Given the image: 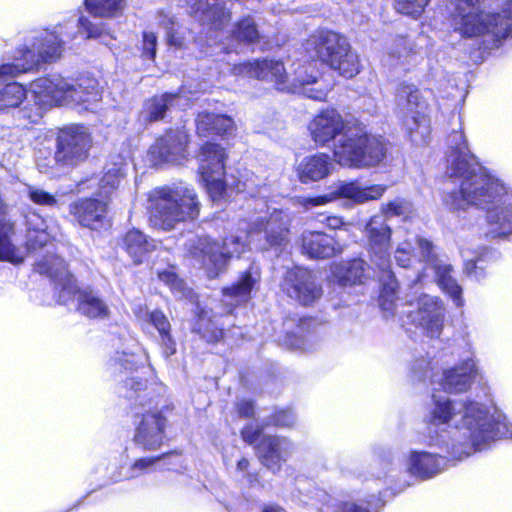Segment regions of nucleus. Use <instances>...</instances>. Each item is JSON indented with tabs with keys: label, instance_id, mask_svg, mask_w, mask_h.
I'll return each instance as SVG.
<instances>
[{
	"label": "nucleus",
	"instance_id": "a18cd8bd",
	"mask_svg": "<svg viewBox=\"0 0 512 512\" xmlns=\"http://www.w3.org/2000/svg\"><path fill=\"white\" fill-rule=\"evenodd\" d=\"M415 243L418 247L421 260L426 263L427 268L431 269L445 260L443 256L439 255L436 245L430 239L421 235H416Z\"/></svg>",
	"mask_w": 512,
	"mask_h": 512
},
{
	"label": "nucleus",
	"instance_id": "6e6d98bb",
	"mask_svg": "<svg viewBox=\"0 0 512 512\" xmlns=\"http://www.w3.org/2000/svg\"><path fill=\"white\" fill-rule=\"evenodd\" d=\"M213 134L231 135L235 130L234 120L227 115L216 114Z\"/></svg>",
	"mask_w": 512,
	"mask_h": 512
},
{
	"label": "nucleus",
	"instance_id": "bf43d9fd",
	"mask_svg": "<svg viewBox=\"0 0 512 512\" xmlns=\"http://www.w3.org/2000/svg\"><path fill=\"white\" fill-rule=\"evenodd\" d=\"M261 432L262 427L258 424H248L242 429L241 435L246 443L253 444L259 439Z\"/></svg>",
	"mask_w": 512,
	"mask_h": 512
},
{
	"label": "nucleus",
	"instance_id": "09e8293b",
	"mask_svg": "<svg viewBox=\"0 0 512 512\" xmlns=\"http://www.w3.org/2000/svg\"><path fill=\"white\" fill-rule=\"evenodd\" d=\"M77 26L79 32L85 34L87 39L102 38L106 34L105 25L103 23H93L84 16L78 18Z\"/></svg>",
	"mask_w": 512,
	"mask_h": 512
},
{
	"label": "nucleus",
	"instance_id": "0e129e2a",
	"mask_svg": "<svg viewBox=\"0 0 512 512\" xmlns=\"http://www.w3.org/2000/svg\"><path fill=\"white\" fill-rule=\"evenodd\" d=\"M262 512H287L279 505H266L263 507Z\"/></svg>",
	"mask_w": 512,
	"mask_h": 512
},
{
	"label": "nucleus",
	"instance_id": "864d4df0",
	"mask_svg": "<svg viewBox=\"0 0 512 512\" xmlns=\"http://www.w3.org/2000/svg\"><path fill=\"white\" fill-rule=\"evenodd\" d=\"M215 113L203 111L198 114L196 119V129L200 136L206 137L213 134L215 121Z\"/></svg>",
	"mask_w": 512,
	"mask_h": 512
},
{
	"label": "nucleus",
	"instance_id": "ea45409f",
	"mask_svg": "<svg viewBox=\"0 0 512 512\" xmlns=\"http://www.w3.org/2000/svg\"><path fill=\"white\" fill-rule=\"evenodd\" d=\"M85 6L94 16L114 18L122 14L126 0H85Z\"/></svg>",
	"mask_w": 512,
	"mask_h": 512
},
{
	"label": "nucleus",
	"instance_id": "4be33fe9",
	"mask_svg": "<svg viewBox=\"0 0 512 512\" xmlns=\"http://www.w3.org/2000/svg\"><path fill=\"white\" fill-rule=\"evenodd\" d=\"M158 464L163 469L182 473L183 458L178 453H169L155 457H140L134 460L126 469L112 476L113 481H125L140 478L157 470Z\"/></svg>",
	"mask_w": 512,
	"mask_h": 512
},
{
	"label": "nucleus",
	"instance_id": "79ce46f5",
	"mask_svg": "<svg viewBox=\"0 0 512 512\" xmlns=\"http://www.w3.org/2000/svg\"><path fill=\"white\" fill-rule=\"evenodd\" d=\"M158 279L166 284L171 292L177 297H185L189 294L185 282L178 277L175 267L168 263L167 267L156 266L155 268Z\"/></svg>",
	"mask_w": 512,
	"mask_h": 512
},
{
	"label": "nucleus",
	"instance_id": "49530a36",
	"mask_svg": "<svg viewBox=\"0 0 512 512\" xmlns=\"http://www.w3.org/2000/svg\"><path fill=\"white\" fill-rule=\"evenodd\" d=\"M194 331L209 343H214L222 339L223 329L216 326L213 320L207 317L205 312H202L197 322L194 325Z\"/></svg>",
	"mask_w": 512,
	"mask_h": 512
},
{
	"label": "nucleus",
	"instance_id": "13d9d810",
	"mask_svg": "<svg viewBox=\"0 0 512 512\" xmlns=\"http://www.w3.org/2000/svg\"><path fill=\"white\" fill-rule=\"evenodd\" d=\"M143 56L149 60H154L156 56L157 36L150 31L143 32Z\"/></svg>",
	"mask_w": 512,
	"mask_h": 512
},
{
	"label": "nucleus",
	"instance_id": "0eeeda50",
	"mask_svg": "<svg viewBox=\"0 0 512 512\" xmlns=\"http://www.w3.org/2000/svg\"><path fill=\"white\" fill-rule=\"evenodd\" d=\"M235 75L248 76L258 80L273 82L280 91L302 94L307 98L325 100L331 85L320 78V73L314 63L299 66L294 73V79L287 83L284 64L274 59H256L233 66Z\"/></svg>",
	"mask_w": 512,
	"mask_h": 512
},
{
	"label": "nucleus",
	"instance_id": "39448f33",
	"mask_svg": "<svg viewBox=\"0 0 512 512\" xmlns=\"http://www.w3.org/2000/svg\"><path fill=\"white\" fill-rule=\"evenodd\" d=\"M485 0H451L450 24L463 38L482 39L483 49L498 47L512 30V0L500 12L483 9Z\"/></svg>",
	"mask_w": 512,
	"mask_h": 512
},
{
	"label": "nucleus",
	"instance_id": "7ed1b4c3",
	"mask_svg": "<svg viewBox=\"0 0 512 512\" xmlns=\"http://www.w3.org/2000/svg\"><path fill=\"white\" fill-rule=\"evenodd\" d=\"M115 372H125L123 380L124 396L139 406L146 407L136 426L133 441L145 451L158 449L164 440L166 413L170 407L162 399H154L147 386V379L139 376L151 373L149 356L145 349L134 339H127L117 349L110 360Z\"/></svg>",
	"mask_w": 512,
	"mask_h": 512
},
{
	"label": "nucleus",
	"instance_id": "412c9836",
	"mask_svg": "<svg viewBox=\"0 0 512 512\" xmlns=\"http://www.w3.org/2000/svg\"><path fill=\"white\" fill-rule=\"evenodd\" d=\"M188 135L184 130H168L158 138L150 148V155L155 164H180L187 159Z\"/></svg>",
	"mask_w": 512,
	"mask_h": 512
},
{
	"label": "nucleus",
	"instance_id": "b1692460",
	"mask_svg": "<svg viewBox=\"0 0 512 512\" xmlns=\"http://www.w3.org/2000/svg\"><path fill=\"white\" fill-rule=\"evenodd\" d=\"M379 274V270L374 265L370 267L360 258L334 264L331 267L333 281L342 287L363 284L371 276L379 280Z\"/></svg>",
	"mask_w": 512,
	"mask_h": 512
},
{
	"label": "nucleus",
	"instance_id": "1a4fd4ad",
	"mask_svg": "<svg viewBox=\"0 0 512 512\" xmlns=\"http://www.w3.org/2000/svg\"><path fill=\"white\" fill-rule=\"evenodd\" d=\"M370 261L379 270V305L386 318L396 315L399 283L391 270L390 243L392 229L385 215H373L365 225Z\"/></svg>",
	"mask_w": 512,
	"mask_h": 512
},
{
	"label": "nucleus",
	"instance_id": "cd10ccee",
	"mask_svg": "<svg viewBox=\"0 0 512 512\" xmlns=\"http://www.w3.org/2000/svg\"><path fill=\"white\" fill-rule=\"evenodd\" d=\"M303 252L313 259H327L341 254V245L333 236L320 231H305L302 234Z\"/></svg>",
	"mask_w": 512,
	"mask_h": 512
},
{
	"label": "nucleus",
	"instance_id": "f03ea898",
	"mask_svg": "<svg viewBox=\"0 0 512 512\" xmlns=\"http://www.w3.org/2000/svg\"><path fill=\"white\" fill-rule=\"evenodd\" d=\"M260 210L266 208L268 217L257 216L250 222L242 221L240 229L246 231L245 237L235 235L226 237L222 245L207 236H193L187 242L189 255L205 270L209 278H216L225 271L229 259L239 256L247 244L255 243L261 250L282 247L289 241L293 213L288 209H277L261 202Z\"/></svg>",
	"mask_w": 512,
	"mask_h": 512
},
{
	"label": "nucleus",
	"instance_id": "2eb2a0df",
	"mask_svg": "<svg viewBox=\"0 0 512 512\" xmlns=\"http://www.w3.org/2000/svg\"><path fill=\"white\" fill-rule=\"evenodd\" d=\"M92 143L87 127L83 125L63 127L56 138L55 162L63 167L80 165L89 157Z\"/></svg>",
	"mask_w": 512,
	"mask_h": 512
},
{
	"label": "nucleus",
	"instance_id": "393cba45",
	"mask_svg": "<svg viewBox=\"0 0 512 512\" xmlns=\"http://www.w3.org/2000/svg\"><path fill=\"white\" fill-rule=\"evenodd\" d=\"M191 14L210 30L221 31L230 21L231 13L220 0H187Z\"/></svg>",
	"mask_w": 512,
	"mask_h": 512
},
{
	"label": "nucleus",
	"instance_id": "a19ab883",
	"mask_svg": "<svg viewBox=\"0 0 512 512\" xmlns=\"http://www.w3.org/2000/svg\"><path fill=\"white\" fill-rule=\"evenodd\" d=\"M27 98V90L17 82L6 84L0 89V111L16 109Z\"/></svg>",
	"mask_w": 512,
	"mask_h": 512
},
{
	"label": "nucleus",
	"instance_id": "dca6fc26",
	"mask_svg": "<svg viewBox=\"0 0 512 512\" xmlns=\"http://www.w3.org/2000/svg\"><path fill=\"white\" fill-rule=\"evenodd\" d=\"M385 191L384 185L374 184L363 187L358 181H340L331 192L313 197H300L297 199V204L305 210L326 205L338 198H347L355 204H363L381 198Z\"/></svg>",
	"mask_w": 512,
	"mask_h": 512
},
{
	"label": "nucleus",
	"instance_id": "052dcab7",
	"mask_svg": "<svg viewBox=\"0 0 512 512\" xmlns=\"http://www.w3.org/2000/svg\"><path fill=\"white\" fill-rule=\"evenodd\" d=\"M249 461L246 458H242L237 462V472L241 473V477L247 481L250 485L257 482V475L252 474L248 471Z\"/></svg>",
	"mask_w": 512,
	"mask_h": 512
},
{
	"label": "nucleus",
	"instance_id": "a211bd4d",
	"mask_svg": "<svg viewBox=\"0 0 512 512\" xmlns=\"http://www.w3.org/2000/svg\"><path fill=\"white\" fill-rule=\"evenodd\" d=\"M467 349L462 354L460 362L454 367L445 369L441 375L432 376V385L439 386L448 393L466 392L476 379L478 374V359L471 343H467ZM436 390V387H434Z\"/></svg>",
	"mask_w": 512,
	"mask_h": 512
},
{
	"label": "nucleus",
	"instance_id": "5701e85b",
	"mask_svg": "<svg viewBox=\"0 0 512 512\" xmlns=\"http://www.w3.org/2000/svg\"><path fill=\"white\" fill-rule=\"evenodd\" d=\"M183 93L181 89L176 93L167 92L147 99L143 104L140 117L145 122H156L165 119L174 109H181L189 105V99Z\"/></svg>",
	"mask_w": 512,
	"mask_h": 512
},
{
	"label": "nucleus",
	"instance_id": "9b49d317",
	"mask_svg": "<svg viewBox=\"0 0 512 512\" xmlns=\"http://www.w3.org/2000/svg\"><path fill=\"white\" fill-rule=\"evenodd\" d=\"M387 150V144L381 137L367 133L365 126L357 122L345 138L337 140L333 154L341 166L364 169L382 163Z\"/></svg>",
	"mask_w": 512,
	"mask_h": 512
},
{
	"label": "nucleus",
	"instance_id": "aec40b11",
	"mask_svg": "<svg viewBox=\"0 0 512 512\" xmlns=\"http://www.w3.org/2000/svg\"><path fill=\"white\" fill-rule=\"evenodd\" d=\"M357 121L344 119L336 109H325L314 116L308 125L312 140L318 145H326L337 136L345 138Z\"/></svg>",
	"mask_w": 512,
	"mask_h": 512
},
{
	"label": "nucleus",
	"instance_id": "473e14b6",
	"mask_svg": "<svg viewBox=\"0 0 512 512\" xmlns=\"http://www.w3.org/2000/svg\"><path fill=\"white\" fill-rule=\"evenodd\" d=\"M147 321L157 330V343L165 359L177 352V344L171 334V325L166 315L160 310L146 313Z\"/></svg>",
	"mask_w": 512,
	"mask_h": 512
},
{
	"label": "nucleus",
	"instance_id": "4d7b16f0",
	"mask_svg": "<svg viewBox=\"0 0 512 512\" xmlns=\"http://www.w3.org/2000/svg\"><path fill=\"white\" fill-rule=\"evenodd\" d=\"M28 195L30 200L38 205L53 206L56 204L55 197L40 188L30 187Z\"/></svg>",
	"mask_w": 512,
	"mask_h": 512
},
{
	"label": "nucleus",
	"instance_id": "4c0bfd02",
	"mask_svg": "<svg viewBox=\"0 0 512 512\" xmlns=\"http://www.w3.org/2000/svg\"><path fill=\"white\" fill-rule=\"evenodd\" d=\"M320 512H371L366 499L329 497L320 507Z\"/></svg>",
	"mask_w": 512,
	"mask_h": 512
},
{
	"label": "nucleus",
	"instance_id": "bb28decb",
	"mask_svg": "<svg viewBox=\"0 0 512 512\" xmlns=\"http://www.w3.org/2000/svg\"><path fill=\"white\" fill-rule=\"evenodd\" d=\"M70 213L79 225L92 230L106 224L107 202L95 198H84L70 205Z\"/></svg>",
	"mask_w": 512,
	"mask_h": 512
},
{
	"label": "nucleus",
	"instance_id": "680f3d73",
	"mask_svg": "<svg viewBox=\"0 0 512 512\" xmlns=\"http://www.w3.org/2000/svg\"><path fill=\"white\" fill-rule=\"evenodd\" d=\"M237 411L240 417L249 418L254 414V404L250 400H240L236 404Z\"/></svg>",
	"mask_w": 512,
	"mask_h": 512
},
{
	"label": "nucleus",
	"instance_id": "e433bc0d",
	"mask_svg": "<svg viewBox=\"0 0 512 512\" xmlns=\"http://www.w3.org/2000/svg\"><path fill=\"white\" fill-rule=\"evenodd\" d=\"M232 40L244 45L257 43L260 40V32L255 19L245 16L239 19L231 30Z\"/></svg>",
	"mask_w": 512,
	"mask_h": 512
},
{
	"label": "nucleus",
	"instance_id": "5fc2aeb1",
	"mask_svg": "<svg viewBox=\"0 0 512 512\" xmlns=\"http://www.w3.org/2000/svg\"><path fill=\"white\" fill-rule=\"evenodd\" d=\"M270 422L277 427H292L296 422V416L291 409H281L270 417Z\"/></svg>",
	"mask_w": 512,
	"mask_h": 512
},
{
	"label": "nucleus",
	"instance_id": "f704fd0d",
	"mask_svg": "<svg viewBox=\"0 0 512 512\" xmlns=\"http://www.w3.org/2000/svg\"><path fill=\"white\" fill-rule=\"evenodd\" d=\"M77 310L88 318L104 319L110 313L107 303L97 292L91 289H84L79 292Z\"/></svg>",
	"mask_w": 512,
	"mask_h": 512
},
{
	"label": "nucleus",
	"instance_id": "7c9ffc66",
	"mask_svg": "<svg viewBox=\"0 0 512 512\" xmlns=\"http://www.w3.org/2000/svg\"><path fill=\"white\" fill-rule=\"evenodd\" d=\"M431 269L441 291L453 301L456 307H462L464 305L463 289L453 275V266L445 259Z\"/></svg>",
	"mask_w": 512,
	"mask_h": 512
},
{
	"label": "nucleus",
	"instance_id": "de8ad7c7",
	"mask_svg": "<svg viewBox=\"0 0 512 512\" xmlns=\"http://www.w3.org/2000/svg\"><path fill=\"white\" fill-rule=\"evenodd\" d=\"M430 0H396V10L404 15L418 18Z\"/></svg>",
	"mask_w": 512,
	"mask_h": 512
},
{
	"label": "nucleus",
	"instance_id": "c85d7f7f",
	"mask_svg": "<svg viewBox=\"0 0 512 512\" xmlns=\"http://www.w3.org/2000/svg\"><path fill=\"white\" fill-rule=\"evenodd\" d=\"M259 280L260 272L258 268L251 266L231 286L223 288L224 304L233 307L248 302L252 290Z\"/></svg>",
	"mask_w": 512,
	"mask_h": 512
},
{
	"label": "nucleus",
	"instance_id": "ddd939ff",
	"mask_svg": "<svg viewBox=\"0 0 512 512\" xmlns=\"http://www.w3.org/2000/svg\"><path fill=\"white\" fill-rule=\"evenodd\" d=\"M396 101L403 113V125L411 141L416 145L426 144L430 135V120L422 112L425 103L419 89L413 84H399Z\"/></svg>",
	"mask_w": 512,
	"mask_h": 512
},
{
	"label": "nucleus",
	"instance_id": "c03bdc74",
	"mask_svg": "<svg viewBox=\"0 0 512 512\" xmlns=\"http://www.w3.org/2000/svg\"><path fill=\"white\" fill-rule=\"evenodd\" d=\"M378 214L385 215V220L387 221L392 217H402L404 220H407L413 214V205L403 198H396L386 204H382Z\"/></svg>",
	"mask_w": 512,
	"mask_h": 512
},
{
	"label": "nucleus",
	"instance_id": "6e6552de",
	"mask_svg": "<svg viewBox=\"0 0 512 512\" xmlns=\"http://www.w3.org/2000/svg\"><path fill=\"white\" fill-rule=\"evenodd\" d=\"M74 27V23L69 21L59 23L51 30L44 29L32 33L15 51L12 62L0 65V82L30 71L42 62H54L59 59L64 45L75 37Z\"/></svg>",
	"mask_w": 512,
	"mask_h": 512
},
{
	"label": "nucleus",
	"instance_id": "f3484780",
	"mask_svg": "<svg viewBox=\"0 0 512 512\" xmlns=\"http://www.w3.org/2000/svg\"><path fill=\"white\" fill-rule=\"evenodd\" d=\"M414 307L407 311L408 323L414 325L429 338H439L444 327L446 307L441 298L421 294Z\"/></svg>",
	"mask_w": 512,
	"mask_h": 512
},
{
	"label": "nucleus",
	"instance_id": "8fccbe9b",
	"mask_svg": "<svg viewBox=\"0 0 512 512\" xmlns=\"http://www.w3.org/2000/svg\"><path fill=\"white\" fill-rule=\"evenodd\" d=\"M414 247L411 242L405 240L398 243L394 250V260L398 266L407 268L412 264Z\"/></svg>",
	"mask_w": 512,
	"mask_h": 512
},
{
	"label": "nucleus",
	"instance_id": "9d476101",
	"mask_svg": "<svg viewBox=\"0 0 512 512\" xmlns=\"http://www.w3.org/2000/svg\"><path fill=\"white\" fill-rule=\"evenodd\" d=\"M150 223L163 231L199 215V201L192 187L174 183L153 189L148 196Z\"/></svg>",
	"mask_w": 512,
	"mask_h": 512
},
{
	"label": "nucleus",
	"instance_id": "a878e982",
	"mask_svg": "<svg viewBox=\"0 0 512 512\" xmlns=\"http://www.w3.org/2000/svg\"><path fill=\"white\" fill-rule=\"evenodd\" d=\"M291 441L280 436L265 435L257 446V453L264 466L273 472L280 469L293 452Z\"/></svg>",
	"mask_w": 512,
	"mask_h": 512
},
{
	"label": "nucleus",
	"instance_id": "69168bd1",
	"mask_svg": "<svg viewBox=\"0 0 512 512\" xmlns=\"http://www.w3.org/2000/svg\"><path fill=\"white\" fill-rule=\"evenodd\" d=\"M503 231L512 232V217L506 220Z\"/></svg>",
	"mask_w": 512,
	"mask_h": 512
},
{
	"label": "nucleus",
	"instance_id": "423d86ee",
	"mask_svg": "<svg viewBox=\"0 0 512 512\" xmlns=\"http://www.w3.org/2000/svg\"><path fill=\"white\" fill-rule=\"evenodd\" d=\"M26 247L27 253L34 254L38 250H45V254L36 261V271L52 278L55 282V295L60 304H67L81 290L77 289L75 279L66 267L63 258L53 253L54 245L50 241L56 239L57 231L54 227H49L46 221L36 213H30L26 216Z\"/></svg>",
	"mask_w": 512,
	"mask_h": 512
},
{
	"label": "nucleus",
	"instance_id": "2f4dec72",
	"mask_svg": "<svg viewBox=\"0 0 512 512\" xmlns=\"http://www.w3.org/2000/svg\"><path fill=\"white\" fill-rule=\"evenodd\" d=\"M331 162L327 154L319 153L304 157L297 166L299 180L304 183L319 181L330 173Z\"/></svg>",
	"mask_w": 512,
	"mask_h": 512
},
{
	"label": "nucleus",
	"instance_id": "338daca9",
	"mask_svg": "<svg viewBox=\"0 0 512 512\" xmlns=\"http://www.w3.org/2000/svg\"><path fill=\"white\" fill-rule=\"evenodd\" d=\"M235 189H236L237 192H242V191H244L246 189V184L245 183L241 184L239 182Z\"/></svg>",
	"mask_w": 512,
	"mask_h": 512
},
{
	"label": "nucleus",
	"instance_id": "f257e3e1",
	"mask_svg": "<svg viewBox=\"0 0 512 512\" xmlns=\"http://www.w3.org/2000/svg\"><path fill=\"white\" fill-rule=\"evenodd\" d=\"M422 442L439 452L410 450L405 459L407 473L418 481L431 479L450 463L473 452L488 449L502 438L512 439V426L506 417L473 400L452 401L433 395Z\"/></svg>",
	"mask_w": 512,
	"mask_h": 512
},
{
	"label": "nucleus",
	"instance_id": "c9c22d12",
	"mask_svg": "<svg viewBox=\"0 0 512 512\" xmlns=\"http://www.w3.org/2000/svg\"><path fill=\"white\" fill-rule=\"evenodd\" d=\"M396 45L397 50L390 52L384 57L383 62L385 65L390 67L401 66L408 70L411 66L418 63L420 55L412 50L406 39H398Z\"/></svg>",
	"mask_w": 512,
	"mask_h": 512
},
{
	"label": "nucleus",
	"instance_id": "20e7f679",
	"mask_svg": "<svg viewBox=\"0 0 512 512\" xmlns=\"http://www.w3.org/2000/svg\"><path fill=\"white\" fill-rule=\"evenodd\" d=\"M30 92V98L13 116L19 128L38 124L45 111L54 104L85 105V109L89 110L91 105L101 99L102 90L93 77L73 79L55 74L33 81Z\"/></svg>",
	"mask_w": 512,
	"mask_h": 512
},
{
	"label": "nucleus",
	"instance_id": "603ef678",
	"mask_svg": "<svg viewBox=\"0 0 512 512\" xmlns=\"http://www.w3.org/2000/svg\"><path fill=\"white\" fill-rule=\"evenodd\" d=\"M484 256L475 259L465 260L464 272L471 278L480 281L486 276Z\"/></svg>",
	"mask_w": 512,
	"mask_h": 512
},
{
	"label": "nucleus",
	"instance_id": "72a5a7b5",
	"mask_svg": "<svg viewBox=\"0 0 512 512\" xmlns=\"http://www.w3.org/2000/svg\"><path fill=\"white\" fill-rule=\"evenodd\" d=\"M155 19L157 25L165 31L167 44L175 49L184 48L188 29L170 12L159 11Z\"/></svg>",
	"mask_w": 512,
	"mask_h": 512
},
{
	"label": "nucleus",
	"instance_id": "f8f14e48",
	"mask_svg": "<svg viewBox=\"0 0 512 512\" xmlns=\"http://www.w3.org/2000/svg\"><path fill=\"white\" fill-rule=\"evenodd\" d=\"M322 63H325L340 75L352 78L359 73V58L346 37L328 30H321L308 41Z\"/></svg>",
	"mask_w": 512,
	"mask_h": 512
},
{
	"label": "nucleus",
	"instance_id": "4468645a",
	"mask_svg": "<svg viewBox=\"0 0 512 512\" xmlns=\"http://www.w3.org/2000/svg\"><path fill=\"white\" fill-rule=\"evenodd\" d=\"M225 150L218 144H204L198 155L199 175L213 202L225 199L232 188L224 180Z\"/></svg>",
	"mask_w": 512,
	"mask_h": 512
},
{
	"label": "nucleus",
	"instance_id": "58836bf2",
	"mask_svg": "<svg viewBox=\"0 0 512 512\" xmlns=\"http://www.w3.org/2000/svg\"><path fill=\"white\" fill-rule=\"evenodd\" d=\"M125 178V165L121 163H114L111 167L107 168L104 175L99 181V196L109 197L113 191L117 190Z\"/></svg>",
	"mask_w": 512,
	"mask_h": 512
},
{
	"label": "nucleus",
	"instance_id": "3c124183",
	"mask_svg": "<svg viewBox=\"0 0 512 512\" xmlns=\"http://www.w3.org/2000/svg\"><path fill=\"white\" fill-rule=\"evenodd\" d=\"M431 361L421 357L414 360L410 367L412 381H424L430 376Z\"/></svg>",
	"mask_w": 512,
	"mask_h": 512
},
{
	"label": "nucleus",
	"instance_id": "c756f323",
	"mask_svg": "<svg viewBox=\"0 0 512 512\" xmlns=\"http://www.w3.org/2000/svg\"><path fill=\"white\" fill-rule=\"evenodd\" d=\"M123 248L135 265L144 263L157 243L138 229L129 230L123 237Z\"/></svg>",
	"mask_w": 512,
	"mask_h": 512
},
{
	"label": "nucleus",
	"instance_id": "6ab92c4d",
	"mask_svg": "<svg viewBox=\"0 0 512 512\" xmlns=\"http://www.w3.org/2000/svg\"><path fill=\"white\" fill-rule=\"evenodd\" d=\"M283 291L299 304L310 306L322 296V286L319 284L312 271L295 267L286 272L283 283Z\"/></svg>",
	"mask_w": 512,
	"mask_h": 512
},
{
	"label": "nucleus",
	"instance_id": "37998d69",
	"mask_svg": "<svg viewBox=\"0 0 512 512\" xmlns=\"http://www.w3.org/2000/svg\"><path fill=\"white\" fill-rule=\"evenodd\" d=\"M313 320L310 318L299 319V323L296 326L295 331H289L286 333L285 345L294 351H306L307 338L310 333V327Z\"/></svg>",
	"mask_w": 512,
	"mask_h": 512
},
{
	"label": "nucleus",
	"instance_id": "e2e57ef3",
	"mask_svg": "<svg viewBox=\"0 0 512 512\" xmlns=\"http://www.w3.org/2000/svg\"><path fill=\"white\" fill-rule=\"evenodd\" d=\"M324 223L327 225L328 228L333 230L343 229L347 226L343 219L338 216H327L325 218Z\"/></svg>",
	"mask_w": 512,
	"mask_h": 512
}]
</instances>
